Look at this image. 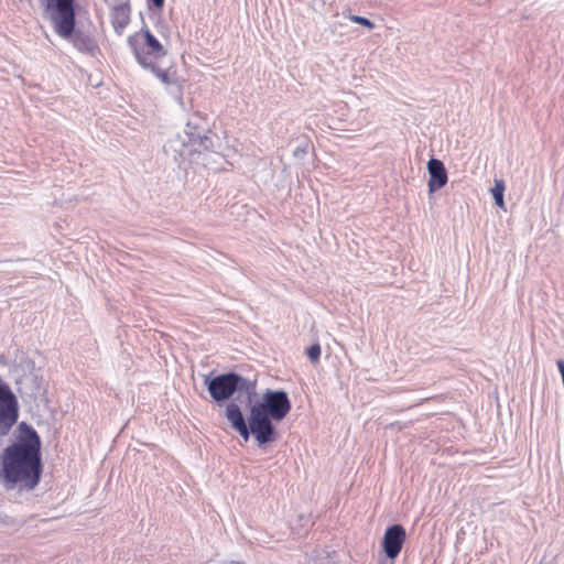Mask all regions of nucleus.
I'll use <instances>...</instances> for the list:
<instances>
[{"instance_id":"f257e3e1","label":"nucleus","mask_w":564,"mask_h":564,"mask_svg":"<svg viewBox=\"0 0 564 564\" xmlns=\"http://www.w3.org/2000/svg\"><path fill=\"white\" fill-rule=\"evenodd\" d=\"M249 419L246 422L240 406L231 401L226 405L225 416L230 426L248 441L252 434L258 444L273 442L276 436L273 421H282L291 410V401L283 390L267 389L262 400L249 403Z\"/></svg>"},{"instance_id":"f03ea898","label":"nucleus","mask_w":564,"mask_h":564,"mask_svg":"<svg viewBox=\"0 0 564 564\" xmlns=\"http://www.w3.org/2000/svg\"><path fill=\"white\" fill-rule=\"evenodd\" d=\"M23 435L1 454L0 478L6 489H34L41 478V440L34 429L20 424Z\"/></svg>"},{"instance_id":"7ed1b4c3","label":"nucleus","mask_w":564,"mask_h":564,"mask_svg":"<svg viewBox=\"0 0 564 564\" xmlns=\"http://www.w3.org/2000/svg\"><path fill=\"white\" fill-rule=\"evenodd\" d=\"M215 140L218 141V138L208 130L206 120L193 115L184 131L170 139L164 149L180 165L188 163L216 170L223 155L217 151Z\"/></svg>"},{"instance_id":"20e7f679","label":"nucleus","mask_w":564,"mask_h":564,"mask_svg":"<svg viewBox=\"0 0 564 564\" xmlns=\"http://www.w3.org/2000/svg\"><path fill=\"white\" fill-rule=\"evenodd\" d=\"M204 384L212 399L218 404L228 401L235 393H237V400L246 398L248 403H251L257 395V381L236 372H226L214 378L205 376Z\"/></svg>"},{"instance_id":"39448f33","label":"nucleus","mask_w":564,"mask_h":564,"mask_svg":"<svg viewBox=\"0 0 564 564\" xmlns=\"http://www.w3.org/2000/svg\"><path fill=\"white\" fill-rule=\"evenodd\" d=\"M128 45L138 63L144 68L154 69V62L166 55L163 44L148 29L130 35Z\"/></svg>"},{"instance_id":"423d86ee","label":"nucleus","mask_w":564,"mask_h":564,"mask_svg":"<svg viewBox=\"0 0 564 564\" xmlns=\"http://www.w3.org/2000/svg\"><path fill=\"white\" fill-rule=\"evenodd\" d=\"M54 31L61 37H70L75 26V0H41Z\"/></svg>"},{"instance_id":"0eeeda50","label":"nucleus","mask_w":564,"mask_h":564,"mask_svg":"<svg viewBox=\"0 0 564 564\" xmlns=\"http://www.w3.org/2000/svg\"><path fill=\"white\" fill-rule=\"evenodd\" d=\"M19 419V402L10 386L0 379V436L9 434Z\"/></svg>"},{"instance_id":"6e6552de","label":"nucleus","mask_w":564,"mask_h":564,"mask_svg":"<svg viewBox=\"0 0 564 564\" xmlns=\"http://www.w3.org/2000/svg\"><path fill=\"white\" fill-rule=\"evenodd\" d=\"M405 538V529L401 524H393L386 530L382 547L387 557L393 560L399 555Z\"/></svg>"},{"instance_id":"1a4fd4ad","label":"nucleus","mask_w":564,"mask_h":564,"mask_svg":"<svg viewBox=\"0 0 564 564\" xmlns=\"http://www.w3.org/2000/svg\"><path fill=\"white\" fill-rule=\"evenodd\" d=\"M427 172L430 175L427 184L430 193H434L446 185L447 171L441 160L432 158L427 162Z\"/></svg>"},{"instance_id":"9d476101","label":"nucleus","mask_w":564,"mask_h":564,"mask_svg":"<svg viewBox=\"0 0 564 564\" xmlns=\"http://www.w3.org/2000/svg\"><path fill=\"white\" fill-rule=\"evenodd\" d=\"M66 39L70 40L73 45L82 53L95 55L98 52L94 37L80 30H74L70 37Z\"/></svg>"},{"instance_id":"9b49d317","label":"nucleus","mask_w":564,"mask_h":564,"mask_svg":"<svg viewBox=\"0 0 564 564\" xmlns=\"http://www.w3.org/2000/svg\"><path fill=\"white\" fill-rule=\"evenodd\" d=\"M130 22V7L128 4H119L112 9L111 23L118 35H121Z\"/></svg>"},{"instance_id":"f8f14e48","label":"nucleus","mask_w":564,"mask_h":564,"mask_svg":"<svg viewBox=\"0 0 564 564\" xmlns=\"http://www.w3.org/2000/svg\"><path fill=\"white\" fill-rule=\"evenodd\" d=\"M503 191H505L503 182L502 181H496L495 187L491 188V194H492V197H494L496 204L499 207H501V208L505 207Z\"/></svg>"},{"instance_id":"ddd939ff","label":"nucleus","mask_w":564,"mask_h":564,"mask_svg":"<svg viewBox=\"0 0 564 564\" xmlns=\"http://www.w3.org/2000/svg\"><path fill=\"white\" fill-rule=\"evenodd\" d=\"M348 20H350L354 23H358L362 26H366L367 29L371 30L375 28V24L372 21H370L367 18L355 15V14H347L345 15Z\"/></svg>"},{"instance_id":"4468645a","label":"nucleus","mask_w":564,"mask_h":564,"mask_svg":"<svg viewBox=\"0 0 564 564\" xmlns=\"http://www.w3.org/2000/svg\"><path fill=\"white\" fill-rule=\"evenodd\" d=\"M307 356L311 359L312 362H316L319 359L321 356V346L318 344L312 345L307 349Z\"/></svg>"},{"instance_id":"2eb2a0df","label":"nucleus","mask_w":564,"mask_h":564,"mask_svg":"<svg viewBox=\"0 0 564 564\" xmlns=\"http://www.w3.org/2000/svg\"><path fill=\"white\" fill-rule=\"evenodd\" d=\"M153 72H155L156 76L164 83V84H170L171 80H170V74L169 72H164V70H160V69H152Z\"/></svg>"},{"instance_id":"dca6fc26","label":"nucleus","mask_w":564,"mask_h":564,"mask_svg":"<svg viewBox=\"0 0 564 564\" xmlns=\"http://www.w3.org/2000/svg\"><path fill=\"white\" fill-rule=\"evenodd\" d=\"M150 3H152L155 8L161 9L164 6L165 0H148Z\"/></svg>"},{"instance_id":"f3484780","label":"nucleus","mask_w":564,"mask_h":564,"mask_svg":"<svg viewBox=\"0 0 564 564\" xmlns=\"http://www.w3.org/2000/svg\"><path fill=\"white\" fill-rule=\"evenodd\" d=\"M305 149H301V148H297L295 151H294V155L295 156H299L300 154H305Z\"/></svg>"}]
</instances>
